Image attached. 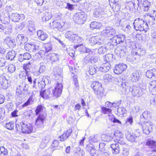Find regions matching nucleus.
<instances>
[{"label": "nucleus", "instance_id": "nucleus-1", "mask_svg": "<svg viewBox=\"0 0 156 156\" xmlns=\"http://www.w3.org/2000/svg\"><path fill=\"white\" fill-rule=\"evenodd\" d=\"M133 24L134 28L136 31H144L145 33H146L149 29L147 23L140 18L135 20Z\"/></svg>", "mask_w": 156, "mask_h": 156}, {"label": "nucleus", "instance_id": "nucleus-2", "mask_svg": "<svg viewBox=\"0 0 156 156\" xmlns=\"http://www.w3.org/2000/svg\"><path fill=\"white\" fill-rule=\"evenodd\" d=\"M27 22H23L21 23L20 25V30H23L26 32L31 35L35 32V25L32 21L29 22L28 23Z\"/></svg>", "mask_w": 156, "mask_h": 156}, {"label": "nucleus", "instance_id": "nucleus-3", "mask_svg": "<svg viewBox=\"0 0 156 156\" xmlns=\"http://www.w3.org/2000/svg\"><path fill=\"white\" fill-rule=\"evenodd\" d=\"M129 91L133 97H140L144 94L146 90L139 87L133 86L129 87Z\"/></svg>", "mask_w": 156, "mask_h": 156}, {"label": "nucleus", "instance_id": "nucleus-4", "mask_svg": "<svg viewBox=\"0 0 156 156\" xmlns=\"http://www.w3.org/2000/svg\"><path fill=\"white\" fill-rule=\"evenodd\" d=\"M94 93L99 97H101L103 95L104 89L101 86V84L98 81L92 82L91 85Z\"/></svg>", "mask_w": 156, "mask_h": 156}, {"label": "nucleus", "instance_id": "nucleus-5", "mask_svg": "<svg viewBox=\"0 0 156 156\" xmlns=\"http://www.w3.org/2000/svg\"><path fill=\"white\" fill-rule=\"evenodd\" d=\"M87 17V14L84 12H79L74 15L73 19L75 23L79 24H82L86 21Z\"/></svg>", "mask_w": 156, "mask_h": 156}, {"label": "nucleus", "instance_id": "nucleus-6", "mask_svg": "<svg viewBox=\"0 0 156 156\" xmlns=\"http://www.w3.org/2000/svg\"><path fill=\"white\" fill-rule=\"evenodd\" d=\"M123 134L120 132L117 131L115 132L113 134V138L114 141L117 143L119 144L120 145H123V147H125L126 145H128L124 141L123 139Z\"/></svg>", "mask_w": 156, "mask_h": 156}, {"label": "nucleus", "instance_id": "nucleus-7", "mask_svg": "<svg viewBox=\"0 0 156 156\" xmlns=\"http://www.w3.org/2000/svg\"><path fill=\"white\" fill-rule=\"evenodd\" d=\"M143 133L146 134H148L152 131L153 124L149 121L144 122V123L141 124Z\"/></svg>", "mask_w": 156, "mask_h": 156}, {"label": "nucleus", "instance_id": "nucleus-8", "mask_svg": "<svg viewBox=\"0 0 156 156\" xmlns=\"http://www.w3.org/2000/svg\"><path fill=\"white\" fill-rule=\"evenodd\" d=\"M101 33L102 35L109 37L114 36L116 33V31L112 27H107L102 31Z\"/></svg>", "mask_w": 156, "mask_h": 156}, {"label": "nucleus", "instance_id": "nucleus-9", "mask_svg": "<svg viewBox=\"0 0 156 156\" xmlns=\"http://www.w3.org/2000/svg\"><path fill=\"white\" fill-rule=\"evenodd\" d=\"M65 23L63 22H58L56 20L50 23L51 28L53 29H57L60 31H62L64 30L63 27Z\"/></svg>", "mask_w": 156, "mask_h": 156}, {"label": "nucleus", "instance_id": "nucleus-10", "mask_svg": "<svg viewBox=\"0 0 156 156\" xmlns=\"http://www.w3.org/2000/svg\"><path fill=\"white\" fill-rule=\"evenodd\" d=\"M20 126H21L22 132L23 133L29 134L32 131V126L30 124H27L22 122H20Z\"/></svg>", "mask_w": 156, "mask_h": 156}, {"label": "nucleus", "instance_id": "nucleus-11", "mask_svg": "<svg viewBox=\"0 0 156 156\" xmlns=\"http://www.w3.org/2000/svg\"><path fill=\"white\" fill-rule=\"evenodd\" d=\"M125 37L123 34H119L116 35L112 38V44L116 45L117 44L124 42Z\"/></svg>", "mask_w": 156, "mask_h": 156}, {"label": "nucleus", "instance_id": "nucleus-12", "mask_svg": "<svg viewBox=\"0 0 156 156\" xmlns=\"http://www.w3.org/2000/svg\"><path fill=\"white\" fill-rule=\"evenodd\" d=\"M63 86L61 83H58L56 84V86L54 89L52 88L51 92L53 95V97L56 98L59 97L61 95L62 90Z\"/></svg>", "mask_w": 156, "mask_h": 156}, {"label": "nucleus", "instance_id": "nucleus-13", "mask_svg": "<svg viewBox=\"0 0 156 156\" xmlns=\"http://www.w3.org/2000/svg\"><path fill=\"white\" fill-rule=\"evenodd\" d=\"M126 49L125 46H119L115 50V54L120 58L126 55Z\"/></svg>", "mask_w": 156, "mask_h": 156}, {"label": "nucleus", "instance_id": "nucleus-14", "mask_svg": "<svg viewBox=\"0 0 156 156\" xmlns=\"http://www.w3.org/2000/svg\"><path fill=\"white\" fill-rule=\"evenodd\" d=\"M46 118L45 114H39L35 121V125L38 128L43 126L44 122Z\"/></svg>", "mask_w": 156, "mask_h": 156}, {"label": "nucleus", "instance_id": "nucleus-15", "mask_svg": "<svg viewBox=\"0 0 156 156\" xmlns=\"http://www.w3.org/2000/svg\"><path fill=\"white\" fill-rule=\"evenodd\" d=\"M127 66L126 64L120 63L116 65L114 70V72L115 74H121L123 71L126 70Z\"/></svg>", "mask_w": 156, "mask_h": 156}, {"label": "nucleus", "instance_id": "nucleus-16", "mask_svg": "<svg viewBox=\"0 0 156 156\" xmlns=\"http://www.w3.org/2000/svg\"><path fill=\"white\" fill-rule=\"evenodd\" d=\"M52 90V88H50L43 92H41L40 95L41 97L44 99H48L53 97V95L51 92Z\"/></svg>", "mask_w": 156, "mask_h": 156}, {"label": "nucleus", "instance_id": "nucleus-17", "mask_svg": "<svg viewBox=\"0 0 156 156\" xmlns=\"http://www.w3.org/2000/svg\"><path fill=\"white\" fill-rule=\"evenodd\" d=\"M24 48L30 52H35L36 50L39 49V46L35 43H31L25 44Z\"/></svg>", "mask_w": 156, "mask_h": 156}, {"label": "nucleus", "instance_id": "nucleus-18", "mask_svg": "<svg viewBox=\"0 0 156 156\" xmlns=\"http://www.w3.org/2000/svg\"><path fill=\"white\" fill-rule=\"evenodd\" d=\"M89 43L91 45H94L96 44L99 45L103 43L104 41L99 37L94 36L89 39Z\"/></svg>", "mask_w": 156, "mask_h": 156}, {"label": "nucleus", "instance_id": "nucleus-19", "mask_svg": "<svg viewBox=\"0 0 156 156\" xmlns=\"http://www.w3.org/2000/svg\"><path fill=\"white\" fill-rule=\"evenodd\" d=\"M123 81V80H122ZM119 86H120V92L121 94L126 95L128 94V92L126 90L128 86L125 82L123 81L119 83Z\"/></svg>", "mask_w": 156, "mask_h": 156}, {"label": "nucleus", "instance_id": "nucleus-20", "mask_svg": "<svg viewBox=\"0 0 156 156\" xmlns=\"http://www.w3.org/2000/svg\"><path fill=\"white\" fill-rule=\"evenodd\" d=\"M111 65L109 63L106 62L103 63L101 66L98 69V70L102 72H108L110 69Z\"/></svg>", "mask_w": 156, "mask_h": 156}, {"label": "nucleus", "instance_id": "nucleus-21", "mask_svg": "<svg viewBox=\"0 0 156 156\" xmlns=\"http://www.w3.org/2000/svg\"><path fill=\"white\" fill-rule=\"evenodd\" d=\"M0 83L3 89H6L7 88L8 86V81L4 75H2L0 76Z\"/></svg>", "mask_w": 156, "mask_h": 156}, {"label": "nucleus", "instance_id": "nucleus-22", "mask_svg": "<svg viewBox=\"0 0 156 156\" xmlns=\"http://www.w3.org/2000/svg\"><path fill=\"white\" fill-rule=\"evenodd\" d=\"M146 145L152 149L154 152L156 151V141L151 139L147 140Z\"/></svg>", "mask_w": 156, "mask_h": 156}, {"label": "nucleus", "instance_id": "nucleus-23", "mask_svg": "<svg viewBox=\"0 0 156 156\" xmlns=\"http://www.w3.org/2000/svg\"><path fill=\"white\" fill-rule=\"evenodd\" d=\"M126 139L132 143L136 142V140L138 136L134 134L128 132L126 134Z\"/></svg>", "mask_w": 156, "mask_h": 156}, {"label": "nucleus", "instance_id": "nucleus-24", "mask_svg": "<svg viewBox=\"0 0 156 156\" xmlns=\"http://www.w3.org/2000/svg\"><path fill=\"white\" fill-rule=\"evenodd\" d=\"M72 132L71 129H69L64 131L63 134L60 136L58 139L60 140L61 141H64L71 135Z\"/></svg>", "mask_w": 156, "mask_h": 156}, {"label": "nucleus", "instance_id": "nucleus-25", "mask_svg": "<svg viewBox=\"0 0 156 156\" xmlns=\"http://www.w3.org/2000/svg\"><path fill=\"white\" fill-rule=\"evenodd\" d=\"M111 147L112 148V152L113 154H118L120 151V147L119 144L115 143L111 145Z\"/></svg>", "mask_w": 156, "mask_h": 156}, {"label": "nucleus", "instance_id": "nucleus-26", "mask_svg": "<svg viewBox=\"0 0 156 156\" xmlns=\"http://www.w3.org/2000/svg\"><path fill=\"white\" fill-rule=\"evenodd\" d=\"M140 71L135 70L131 75L132 81L133 82H136L139 80L140 77Z\"/></svg>", "mask_w": 156, "mask_h": 156}, {"label": "nucleus", "instance_id": "nucleus-27", "mask_svg": "<svg viewBox=\"0 0 156 156\" xmlns=\"http://www.w3.org/2000/svg\"><path fill=\"white\" fill-rule=\"evenodd\" d=\"M74 48L76 50H79L80 52L83 53H87V49L88 48L83 46L82 44L76 45L74 46Z\"/></svg>", "mask_w": 156, "mask_h": 156}, {"label": "nucleus", "instance_id": "nucleus-28", "mask_svg": "<svg viewBox=\"0 0 156 156\" xmlns=\"http://www.w3.org/2000/svg\"><path fill=\"white\" fill-rule=\"evenodd\" d=\"M65 35L66 38H68L70 41L73 42L76 34L72 31H68L65 33Z\"/></svg>", "mask_w": 156, "mask_h": 156}, {"label": "nucleus", "instance_id": "nucleus-29", "mask_svg": "<svg viewBox=\"0 0 156 156\" xmlns=\"http://www.w3.org/2000/svg\"><path fill=\"white\" fill-rule=\"evenodd\" d=\"M145 18L147 19L148 23L151 25H153L155 23V19L153 16L152 13H148L147 14V16H145Z\"/></svg>", "mask_w": 156, "mask_h": 156}, {"label": "nucleus", "instance_id": "nucleus-30", "mask_svg": "<svg viewBox=\"0 0 156 156\" xmlns=\"http://www.w3.org/2000/svg\"><path fill=\"white\" fill-rule=\"evenodd\" d=\"M37 34L39 38L42 41L45 40L48 37L47 34L41 30H38Z\"/></svg>", "mask_w": 156, "mask_h": 156}, {"label": "nucleus", "instance_id": "nucleus-31", "mask_svg": "<svg viewBox=\"0 0 156 156\" xmlns=\"http://www.w3.org/2000/svg\"><path fill=\"white\" fill-rule=\"evenodd\" d=\"M86 149L92 156H94L96 153V150L94 147L91 144H89L87 145Z\"/></svg>", "mask_w": 156, "mask_h": 156}, {"label": "nucleus", "instance_id": "nucleus-32", "mask_svg": "<svg viewBox=\"0 0 156 156\" xmlns=\"http://www.w3.org/2000/svg\"><path fill=\"white\" fill-rule=\"evenodd\" d=\"M52 16L51 12H45L43 13L42 17V19L43 21H47L50 19Z\"/></svg>", "mask_w": 156, "mask_h": 156}, {"label": "nucleus", "instance_id": "nucleus-33", "mask_svg": "<svg viewBox=\"0 0 156 156\" xmlns=\"http://www.w3.org/2000/svg\"><path fill=\"white\" fill-rule=\"evenodd\" d=\"M102 25L101 23L96 21L92 22L90 24V27L93 29H100Z\"/></svg>", "mask_w": 156, "mask_h": 156}, {"label": "nucleus", "instance_id": "nucleus-34", "mask_svg": "<svg viewBox=\"0 0 156 156\" xmlns=\"http://www.w3.org/2000/svg\"><path fill=\"white\" fill-rule=\"evenodd\" d=\"M135 3L129 1L126 3V8L129 11H133L135 9Z\"/></svg>", "mask_w": 156, "mask_h": 156}, {"label": "nucleus", "instance_id": "nucleus-35", "mask_svg": "<svg viewBox=\"0 0 156 156\" xmlns=\"http://www.w3.org/2000/svg\"><path fill=\"white\" fill-rule=\"evenodd\" d=\"M74 156H83L84 154V152L80 147H76L74 150Z\"/></svg>", "mask_w": 156, "mask_h": 156}, {"label": "nucleus", "instance_id": "nucleus-36", "mask_svg": "<svg viewBox=\"0 0 156 156\" xmlns=\"http://www.w3.org/2000/svg\"><path fill=\"white\" fill-rule=\"evenodd\" d=\"M14 40L9 37H7L4 40V42L10 48L12 47L14 44Z\"/></svg>", "mask_w": 156, "mask_h": 156}, {"label": "nucleus", "instance_id": "nucleus-37", "mask_svg": "<svg viewBox=\"0 0 156 156\" xmlns=\"http://www.w3.org/2000/svg\"><path fill=\"white\" fill-rule=\"evenodd\" d=\"M104 61L106 62L109 63L114 61V58L113 55L112 54H107L103 57Z\"/></svg>", "mask_w": 156, "mask_h": 156}, {"label": "nucleus", "instance_id": "nucleus-38", "mask_svg": "<svg viewBox=\"0 0 156 156\" xmlns=\"http://www.w3.org/2000/svg\"><path fill=\"white\" fill-rule=\"evenodd\" d=\"M54 75L56 77H58L60 76L62 72V69H60L58 67H55L53 69Z\"/></svg>", "mask_w": 156, "mask_h": 156}, {"label": "nucleus", "instance_id": "nucleus-39", "mask_svg": "<svg viewBox=\"0 0 156 156\" xmlns=\"http://www.w3.org/2000/svg\"><path fill=\"white\" fill-rule=\"evenodd\" d=\"M100 136L98 135H95L90 136L89 138V140L90 143H96L100 139Z\"/></svg>", "mask_w": 156, "mask_h": 156}, {"label": "nucleus", "instance_id": "nucleus-40", "mask_svg": "<svg viewBox=\"0 0 156 156\" xmlns=\"http://www.w3.org/2000/svg\"><path fill=\"white\" fill-rule=\"evenodd\" d=\"M112 110L110 108H108L104 107H101V112L104 114H107L109 117H111L110 114H112Z\"/></svg>", "mask_w": 156, "mask_h": 156}, {"label": "nucleus", "instance_id": "nucleus-41", "mask_svg": "<svg viewBox=\"0 0 156 156\" xmlns=\"http://www.w3.org/2000/svg\"><path fill=\"white\" fill-rule=\"evenodd\" d=\"M45 110L44 107L42 105H38L35 110L36 115H39V113L44 112Z\"/></svg>", "mask_w": 156, "mask_h": 156}, {"label": "nucleus", "instance_id": "nucleus-42", "mask_svg": "<svg viewBox=\"0 0 156 156\" xmlns=\"http://www.w3.org/2000/svg\"><path fill=\"white\" fill-rule=\"evenodd\" d=\"M49 59L54 62H56L58 59L59 55L58 54L55 53L49 54Z\"/></svg>", "mask_w": 156, "mask_h": 156}, {"label": "nucleus", "instance_id": "nucleus-43", "mask_svg": "<svg viewBox=\"0 0 156 156\" xmlns=\"http://www.w3.org/2000/svg\"><path fill=\"white\" fill-rule=\"evenodd\" d=\"M15 57V51H12L9 52L6 56V58L8 60H12Z\"/></svg>", "mask_w": 156, "mask_h": 156}, {"label": "nucleus", "instance_id": "nucleus-44", "mask_svg": "<svg viewBox=\"0 0 156 156\" xmlns=\"http://www.w3.org/2000/svg\"><path fill=\"white\" fill-rule=\"evenodd\" d=\"M31 56L28 53L26 52L23 55L20 54V62L23 61V60H29Z\"/></svg>", "mask_w": 156, "mask_h": 156}, {"label": "nucleus", "instance_id": "nucleus-45", "mask_svg": "<svg viewBox=\"0 0 156 156\" xmlns=\"http://www.w3.org/2000/svg\"><path fill=\"white\" fill-rule=\"evenodd\" d=\"M113 136L111 137L110 136L106 134H102L101 136L102 140L106 142H109L111 141L112 139H113Z\"/></svg>", "mask_w": 156, "mask_h": 156}, {"label": "nucleus", "instance_id": "nucleus-46", "mask_svg": "<svg viewBox=\"0 0 156 156\" xmlns=\"http://www.w3.org/2000/svg\"><path fill=\"white\" fill-rule=\"evenodd\" d=\"M143 5L144 11H147L148 10L151 6V3L148 1L145 0L143 2Z\"/></svg>", "mask_w": 156, "mask_h": 156}, {"label": "nucleus", "instance_id": "nucleus-47", "mask_svg": "<svg viewBox=\"0 0 156 156\" xmlns=\"http://www.w3.org/2000/svg\"><path fill=\"white\" fill-rule=\"evenodd\" d=\"M113 78V77L111 74L106 73L103 76V79L105 82H108L111 81Z\"/></svg>", "mask_w": 156, "mask_h": 156}, {"label": "nucleus", "instance_id": "nucleus-48", "mask_svg": "<svg viewBox=\"0 0 156 156\" xmlns=\"http://www.w3.org/2000/svg\"><path fill=\"white\" fill-rule=\"evenodd\" d=\"M49 142V139L48 138L44 139L41 141L40 145L41 148L43 149L47 145V144Z\"/></svg>", "mask_w": 156, "mask_h": 156}, {"label": "nucleus", "instance_id": "nucleus-49", "mask_svg": "<svg viewBox=\"0 0 156 156\" xmlns=\"http://www.w3.org/2000/svg\"><path fill=\"white\" fill-rule=\"evenodd\" d=\"M103 12L102 9L100 7L96 6L94 11V14L96 16L99 15H102Z\"/></svg>", "mask_w": 156, "mask_h": 156}, {"label": "nucleus", "instance_id": "nucleus-50", "mask_svg": "<svg viewBox=\"0 0 156 156\" xmlns=\"http://www.w3.org/2000/svg\"><path fill=\"white\" fill-rule=\"evenodd\" d=\"M145 51L143 48H140L138 49L136 52H134L133 54L136 55H139V56H142L143 55L145 54Z\"/></svg>", "mask_w": 156, "mask_h": 156}, {"label": "nucleus", "instance_id": "nucleus-51", "mask_svg": "<svg viewBox=\"0 0 156 156\" xmlns=\"http://www.w3.org/2000/svg\"><path fill=\"white\" fill-rule=\"evenodd\" d=\"M7 150L3 147H1L0 148V156H8Z\"/></svg>", "mask_w": 156, "mask_h": 156}, {"label": "nucleus", "instance_id": "nucleus-52", "mask_svg": "<svg viewBox=\"0 0 156 156\" xmlns=\"http://www.w3.org/2000/svg\"><path fill=\"white\" fill-rule=\"evenodd\" d=\"M128 145H126L125 147H123L122 154L123 156H128L129 154V150Z\"/></svg>", "mask_w": 156, "mask_h": 156}, {"label": "nucleus", "instance_id": "nucleus-53", "mask_svg": "<svg viewBox=\"0 0 156 156\" xmlns=\"http://www.w3.org/2000/svg\"><path fill=\"white\" fill-rule=\"evenodd\" d=\"M33 102V100L32 97H30L27 101L24 103L21 107V109L23 108L26 107L29 105L32 104Z\"/></svg>", "mask_w": 156, "mask_h": 156}, {"label": "nucleus", "instance_id": "nucleus-54", "mask_svg": "<svg viewBox=\"0 0 156 156\" xmlns=\"http://www.w3.org/2000/svg\"><path fill=\"white\" fill-rule=\"evenodd\" d=\"M47 79L46 78H43L42 80L40 82H39L38 83V86L40 89H42L44 87L46 83H45V80H47Z\"/></svg>", "mask_w": 156, "mask_h": 156}, {"label": "nucleus", "instance_id": "nucleus-55", "mask_svg": "<svg viewBox=\"0 0 156 156\" xmlns=\"http://www.w3.org/2000/svg\"><path fill=\"white\" fill-rule=\"evenodd\" d=\"M112 9L114 12H117L119 11L120 9V3L115 4L112 6Z\"/></svg>", "mask_w": 156, "mask_h": 156}, {"label": "nucleus", "instance_id": "nucleus-56", "mask_svg": "<svg viewBox=\"0 0 156 156\" xmlns=\"http://www.w3.org/2000/svg\"><path fill=\"white\" fill-rule=\"evenodd\" d=\"M30 64L29 62L28 63L24 64L23 65V68L25 70L26 75L28 74V73L30 71Z\"/></svg>", "mask_w": 156, "mask_h": 156}, {"label": "nucleus", "instance_id": "nucleus-57", "mask_svg": "<svg viewBox=\"0 0 156 156\" xmlns=\"http://www.w3.org/2000/svg\"><path fill=\"white\" fill-rule=\"evenodd\" d=\"M108 49L105 46H102L100 47L98 49V52L100 54L106 52Z\"/></svg>", "mask_w": 156, "mask_h": 156}, {"label": "nucleus", "instance_id": "nucleus-58", "mask_svg": "<svg viewBox=\"0 0 156 156\" xmlns=\"http://www.w3.org/2000/svg\"><path fill=\"white\" fill-rule=\"evenodd\" d=\"M117 112L120 115H123L127 113V111L126 109L123 108L119 107L118 108Z\"/></svg>", "mask_w": 156, "mask_h": 156}, {"label": "nucleus", "instance_id": "nucleus-59", "mask_svg": "<svg viewBox=\"0 0 156 156\" xmlns=\"http://www.w3.org/2000/svg\"><path fill=\"white\" fill-rule=\"evenodd\" d=\"M88 71L89 74L92 75L96 73V70L94 67L90 66L89 67V70Z\"/></svg>", "mask_w": 156, "mask_h": 156}, {"label": "nucleus", "instance_id": "nucleus-60", "mask_svg": "<svg viewBox=\"0 0 156 156\" xmlns=\"http://www.w3.org/2000/svg\"><path fill=\"white\" fill-rule=\"evenodd\" d=\"M21 35L20 37V43L21 44H25L27 41L28 38L24 35Z\"/></svg>", "mask_w": 156, "mask_h": 156}, {"label": "nucleus", "instance_id": "nucleus-61", "mask_svg": "<svg viewBox=\"0 0 156 156\" xmlns=\"http://www.w3.org/2000/svg\"><path fill=\"white\" fill-rule=\"evenodd\" d=\"M146 76L149 78H154L152 69L147 70L146 73Z\"/></svg>", "mask_w": 156, "mask_h": 156}, {"label": "nucleus", "instance_id": "nucleus-62", "mask_svg": "<svg viewBox=\"0 0 156 156\" xmlns=\"http://www.w3.org/2000/svg\"><path fill=\"white\" fill-rule=\"evenodd\" d=\"M156 87V80H153L149 83V88L150 90Z\"/></svg>", "mask_w": 156, "mask_h": 156}, {"label": "nucleus", "instance_id": "nucleus-63", "mask_svg": "<svg viewBox=\"0 0 156 156\" xmlns=\"http://www.w3.org/2000/svg\"><path fill=\"white\" fill-rule=\"evenodd\" d=\"M45 49V52L48 53L52 49L51 45L50 43L46 44H45L44 46Z\"/></svg>", "mask_w": 156, "mask_h": 156}, {"label": "nucleus", "instance_id": "nucleus-64", "mask_svg": "<svg viewBox=\"0 0 156 156\" xmlns=\"http://www.w3.org/2000/svg\"><path fill=\"white\" fill-rule=\"evenodd\" d=\"M12 20L14 22H18L20 20V16L18 14H13L12 16Z\"/></svg>", "mask_w": 156, "mask_h": 156}]
</instances>
